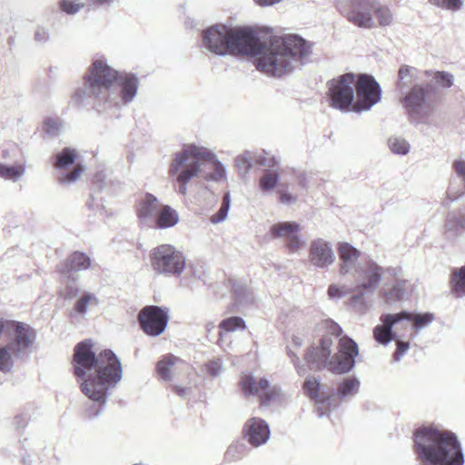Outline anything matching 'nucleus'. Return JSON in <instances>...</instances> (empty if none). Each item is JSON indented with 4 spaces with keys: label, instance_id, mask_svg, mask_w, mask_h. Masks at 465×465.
Segmentation results:
<instances>
[{
    "label": "nucleus",
    "instance_id": "nucleus-1",
    "mask_svg": "<svg viewBox=\"0 0 465 465\" xmlns=\"http://www.w3.org/2000/svg\"><path fill=\"white\" fill-rule=\"evenodd\" d=\"M203 52L218 56H251L257 70L282 77L304 64L312 54V44L298 35L273 36L261 41L248 26L213 25L202 32Z\"/></svg>",
    "mask_w": 465,
    "mask_h": 465
},
{
    "label": "nucleus",
    "instance_id": "nucleus-2",
    "mask_svg": "<svg viewBox=\"0 0 465 465\" xmlns=\"http://www.w3.org/2000/svg\"><path fill=\"white\" fill-rule=\"evenodd\" d=\"M90 339L77 343L74 347V374L81 379L82 392L94 402L85 411L89 419L96 418L108 400V391L122 380V364L111 350H104L98 355L93 350Z\"/></svg>",
    "mask_w": 465,
    "mask_h": 465
},
{
    "label": "nucleus",
    "instance_id": "nucleus-3",
    "mask_svg": "<svg viewBox=\"0 0 465 465\" xmlns=\"http://www.w3.org/2000/svg\"><path fill=\"white\" fill-rule=\"evenodd\" d=\"M138 86L134 74L116 71L105 59L98 58L90 65L72 99L78 105L93 104L98 111L107 110L132 103Z\"/></svg>",
    "mask_w": 465,
    "mask_h": 465
},
{
    "label": "nucleus",
    "instance_id": "nucleus-4",
    "mask_svg": "<svg viewBox=\"0 0 465 465\" xmlns=\"http://www.w3.org/2000/svg\"><path fill=\"white\" fill-rule=\"evenodd\" d=\"M170 176H176L178 193H187V183L194 177L204 181L220 183L226 181L224 164L209 149L189 144L176 153L169 168Z\"/></svg>",
    "mask_w": 465,
    "mask_h": 465
},
{
    "label": "nucleus",
    "instance_id": "nucleus-5",
    "mask_svg": "<svg viewBox=\"0 0 465 465\" xmlns=\"http://www.w3.org/2000/svg\"><path fill=\"white\" fill-rule=\"evenodd\" d=\"M322 328L329 335H324L318 346L310 347L304 356L309 368L313 371L329 370L334 374L349 373L355 366V358L359 353L357 343L351 338L344 336L340 338L337 345V352L332 353L333 338L339 337L342 330L332 320L322 322Z\"/></svg>",
    "mask_w": 465,
    "mask_h": 465
},
{
    "label": "nucleus",
    "instance_id": "nucleus-6",
    "mask_svg": "<svg viewBox=\"0 0 465 465\" xmlns=\"http://www.w3.org/2000/svg\"><path fill=\"white\" fill-rule=\"evenodd\" d=\"M414 452L420 465H463L464 454L455 433L431 427L414 432Z\"/></svg>",
    "mask_w": 465,
    "mask_h": 465
},
{
    "label": "nucleus",
    "instance_id": "nucleus-7",
    "mask_svg": "<svg viewBox=\"0 0 465 465\" xmlns=\"http://www.w3.org/2000/svg\"><path fill=\"white\" fill-rule=\"evenodd\" d=\"M6 345L0 349V371L11 370V353L22 358L28 353L31 342L35 339L34 330L27 324L15 321L0 320V339Z\"/></svg>",
    "mask_w": 465,
    "mask_h": 465
},
{
    "label": "nucleus",
    "instance_id": "nucleus-8",
    "mask_svg": "<svg viewBox=\"0 0 465 465\" xmlns=\"http://www.w3.org/2000/svg\"><path fill=\"white\" fill-rule=\"evenodd\" d=\"M433 91L431 84H416L401 94V104L411 121L422 122L430 115L434 109L430 100Z\"/></svg>",
    "mask_w": 465,
    "mask_h": 465
},
{
    "label": "nucleus",
    "instance_id": "nucleus-9",
    "mask_svg": "<svg viewBox=\"0 0 465 465\" xmlns=\"http://www.w3.org/2000/svg\"><path fill=\"white\" fill-rule=\"evenodd\" d=\"M151 264L157 274L180 276L185 268L183 253L172 244H161L150 252Z\"/></svg>",
    "mask_w": 465,
    "mask_h": 465
},
{
    "label": "nucleus",
    "instance_id": "nucleus-10",
    "mask_svg": "<svg viewBox=\"0 0 465 465\" xmlns=\"http://www.w3.org/2000/svg\"><path fill=\"white\" fill-rule=\"evenodd\" d=\"M376 0H337L339 12L351 24L361 28L376 26L373 8Z\"/></svg>",
    "mask_w": 465,
    "mask_h": 465
},
{
    "label": "nucleus",
    "instance_id": "nucleus-11",
    "mask_svg": "<svg viewBox=\"0 0 465 465\" xmlns=\"http://www.w3.org/2000/svg\"><path fill=\"white\" fill-rule=\"evenodd\" d=\"M355 74L347 73L328 82V96L332 108L352 111L354 102Z\"/></svg>",
    "mask_w": 465,
    "mask_h": 465
},
{
    "label": "nucleus",
    "instance_id": "nucleus-12",
    "mask_svg": "<svg viewBox=\"0 0 465 465\" xmlns=\"http://www.w3.org/2000/svg\"><path fill=\"white\" fill-rule=\"evenodd\" d=\"M381 96V88L373 76L359 74L354 83L353 112L361 113L370 110Z\"/></svg>",
    "mask_w": 465,
    "mask_h": 465
},
{
    "label": "nucleus",
    "instance_id": "nucleus-13",
    "mask_svg": "<svg viewBox=\"0 0 465 465\" xmlns=\"http://www.w3.org/2000/svg\"><path fill=\"white\" fill-rule=\"evenodd\" d=\"M240 386L245 397L250 395L259 397L262 407L271 406L280 396L279 388L272 386L265 378L257 381L252 375H244L241 378Z\"/></svg>",
    "mask_w": 465,
    "mask_h": 465
},
{
    "label": "nucleus",
    "instance_id": "nucleus-14",
    "mask_svg": "<svg viewBox=\"0 0 465 465\" xmlns=\"http://www.w3.org/2000/svg\"><path fill=\"white\" fill-rule=\"evenodd\" d=\"M168 320V309L156 305L145 306L138 314L141 329L144 333L153 337H157L165 331Z\"/></svg>",
    "mask_w": 465,
    "mask_h": 465
},
{
    "label": "nucleus",
    "instance_id": "nucleus-15",
    "mask_svg": "<svg viewBox=\"0 0 465 465\" xmlns=\"http://www.w3.org/2000/svg\"><path fill=\"white\" fill-rule=\"evenodd\" d=\"M382 273L381 266L372 259H367L352 275L355 282L354 290L374 292L381 283Z\"/></svg>",
    "mask_w": 465,
    "mask_h": 465
},
{
    "label": "nucleus",
    "instance_id": "nucleus-16",
    "mask_svg": "<svg viewBox=\"0 0 465 465\" xmlns=\"http://www.w3.org/2000/svg\"><path fill=\"white\" fill-rule=\"evenodd\" d=\"M335 253L332 244L322 239L317 238L311 242L309 247V262L318 269H327L335 262Z\"/></svg>",
    "mask_w": 465,
    "mask_h": 465
},
{
    "label": "nucleus",
    "instance_id": "nucleus-17",
    "mask_svg": "<svg viewBox=\"0 0 465 465\" xmlns=\"http://www.w3.org/2000/svg\"><path fill=\"white\" fill-rule=\"evenodd\" d=\"M242 434L250 445L257 448L264 445L269 440L271 430L269 424L263 419L252 417L245 421Z\"/></svg>",
    "mask_w": 465,
    "mask_h": 465
},
{
    "label": "nucleus",
    "instance_id": "nucleus-18",
    "mask_svg": "<svg viewBox=\"0 0 465 465\" xmlns=\"http://www.w3.org/2000/svg\"><path fill=\"white\" fill-rule=\"evenodd\" d=\"M408 315L407 311H401L394 314H382L380 318L381 324L377 325L373 330L375 340L382 345H387L391 341L396 340L393 326L401 322L402 319L406 318Z\"/></svg>",
    "mask_w": 465,
    "mask_h": 465
},
{
    "label": "nucleus",
    "instance_id": "nucleus-19",
    "mask_svg": "<svg viewBox=\"0 0 465 465\" xmlns=\"http://www.w3.org/2000/svg\"><path fill=\"white\" fill-rule=\"evenodd\" d=\"M321 382L316 378H308L303 383L304 392L310 396L316 402V412L319 418L328 414L331 410L337 407V403L334 402L335 399L333 396H328L326 398H321L320 395Z\"/></svg>",
    "mask_w": 465,
    "mask_h": 465
},
{
    "label": "nucleus",
    "instance_id": "nucleus-20",
    "mask_svg": "<svg viewBox=\"0 0 465 465\" xmlns=\"http://www.w3.org/2000/svg\"><path fill=\"white\" fill-rule=\"evenodd\" d=\"M339 257L341 260L340 274L345 276L347 274L355 273L356 270L361 265L358 262L360 252L348 242H342L338 248Z\"/></svg>",
    "mask_w": 465,
    "mask_h": 465
},
{
    "label": "nucleus",
    "instance_id": "nucleus-21",
    "mask_svg": "<svg viewBox=\"0 0 465 465\" xmlns=\"http://www.w3.org/2000/svg\"><path fill=\"white\" fill-rule=\"evenodd\" d=\"M159 200L150 193H146L138 202L136 214L142 223H153L158 213Z\"/></svg>",
    "mask_w": 465,
    "mask_h": 465
},
{
    "label": "nucleus",
    "instance_id": "nucleus-22",
    "mask_svg": "<svg viewBox=\"0 0 465 465\" xmlns=\"http://www.w3.org/2000/svg\"><path fill=\"white\" fill-rule=\"evenodd\" d=\"M452 169L454 170L457 177L462 181L463 189H456L452 185H450L448 188L446 192V196L444 197L441 203L442 206L445 208H450L453 202L459 200L465 194V160H454L452 163Z\"/></svg>",
    "mask_w": 465,
    "mask_h": 465
},
{
    "label": "nucleus",
    "instance_id": "nucleus-23",
    "mask_svg": "<svg viewBox=\"0 0 465 465\" xmlns=\"http://www.w3.org/2000/svg\"><path fill=\"white\" fill-rule=\"evenodd\" d=\"M465 231V213L458 214L449 212L444 223V234L447 238H454Z\"/></svg>",
    "mask_w": 465,
    "mask_h": 465
},
{
    "label": "nucleus",
    "instance_id": "nucleus-24",
    "mask_svg": "<svg viewBox=\"0 0 465 465\" xmlns=\"http://www.w3.org/2000/svg\"><path fill=\"white\" fill-rule=\"evenodd\" d=\"M98 304L99 300L94 293L84 292L75 302V304L70 312V316L72 319L77 317L84 318L89 311V308L97 306Z\"/></svg>",
    "mask_w": 465,
    "mask_h": 465
},
{
    "label": "nucleus",
    "instance_id": "nucleus-25",
    "mask_svg": "<svg viewBox=\"0 0 465 465\" xmlns=\"http://www.w3.org/2000/svg\"><path fill=\"white\" fill-rule=\"evenodd\" d=\"M179 223V214L170 205H162L159 209L153 223L161 229L173 227Z\"/></svg>",
    "mask_w": 465,
    "mask_h": 465
},
{
    "label": "nucleus",
    "instance_id": "nucleus-26",
    "mask_svg": "<svg viewBox=\"0 0 465 465\" xmlns=\"http://www.w3.org/2000/svg\"><path fill=\"white\" fill-rule=\"evenodd\" d=\"M26 161L15 163H0V177L12 182L19 181L25 173Z\"/></svg>",
    "mask_w": 465,
    "mask_h": 465
},
{
    "label": "nucleus",
    "instance_id": "nucleus-27",
    "mask_svg": "<svg viewBox=\"0 0 465 465\" xmlns=\"http://www.w3.org/2000/svg\"><path fill=\"white\" fill-rule=\"evenodd\" d=\"M301 225L295 222H282L272 225L271 234L272 238H284L285 242L291 237L299 233Z\"/></svg>",
    "mask_w": 465,
    "mask_h": 465
},
{
    "label": "nucleus",
    "instance_id": "nucleus-28",
    "mask_svg": "<svg viewBox=\"0 0 465 465\" xmlns=\"http://www.w3.org/2000/svg\"><path fill=\"white\" fill-rule=\"evenodd\" d=\"M360 384L361 382L356 377L345 378L337 385L335 394L332 396H336L341 401L345 400L358 393Z\"/></svg>",
    "mask_w": 465,
    "mask_h": 465
},
{
    "label": "nucleus",
    "instance_id": "nucleus-29",
    "mask_svg": "<svg viewBox=\"0 0 465 465\" xmlns=\"http://www.w3.org/2000/svg\"><path fill=\"white\" fill-rule=\"evenodd\" d=\"M91 263L90 258L84 252H75L69 256L64 266V269H61L63 272H78L86 270Z\"/></svg>",
    "mask_w": 465,
    "mask_h": 465
},
{
    "label": "nucleus",
    "instance_id": "nucleus-30",
    "mask_svg": "<svg viewBox=\"0 0 465 465\" xmlns=\"http://www.w3.org/2000/svg\"><path fill=\"white\" fill-rule=\"evenodd\" d=\"M418 70L410 65H401L398 72L397 88L403 94L412 84L417 77Z\"/></svg>",
    "mask_w": 465,
    "mask_h": 465
},
{
    "label": "nucleus",
    "instance_id": "nucleus-31",
    "mask_svg": "<svg viewBox=\"0 0 465 465\" xmlns=\"http://www.w3.org/2000/svg\"><path fill=\"white\" fill-rule=\"evenodd\" d=\"M451 293L456 298L465 296V264L460 268H454L451 272Z\"/></svg>",
    "mask_w": 465,
    "mask_h": 465
},
{
    "label": "nucleus",
    "instance_id": "nucleus-32",
    "mask_svg": "<svg viewBox=\"0 0 465 465\" xmlns=\"http://www.w3.org/2000/svg\"><path fill=\"white\" fill-rule=\"evenodd\" d=\"M1 157L4 160L3 163H15L21 161H26L22 149L15 143H7L3 146L1 150Z\"/></svg>",
    "mask_w": 465,
    "mask_h": 465
},
{
    "label": "nucleus",
    "instance_id": "nucleus-33",
    "mask_svg": "<svg viewBox=\"0 0 465 465\" xmlns=\"http://www.w3.org/2000/svg\"><path fill=\"white\" fill-rule=\"evenodd\" d=\"M84 171V168L82 165L77 164L71 171H69L68 169L59 171L57 173L56 180L59 184L68 187L77 181L80 174Z\"/></svg>",
    "mask_w": 465,
    "mask_h": 465
},
{
    "label": "nucleus",
    "instance_id": "nucleus-34",
    "mask_svg": "<svg viewBox=\"0 0 465 465\" xmlns=\"http://www.w3.org/2000/svg\"><path fill=\"white\" fill-rule=\"evenodd\" d=\"M76 153L74 150L66 147L55 155L54 167L57 171L68 169L75 163Z\"/></svg>",
    "mask_w": 465,
    "mask_h": 465
},
{
    "label": "nucleus",
    "instance_id": "nucleus-35",
    "mask_svg": "<svg viewBox=\"0 0 465 465\" xmlns=\"http://www.w3.org/2000/svg\"><path fill=\"white\" fill-rule=\"evenodd\" d=\"M373 18H376L380 26H389L393 22V15L390 8L387 5H382L379 0L375 1Z\"/></svg>",
    "mask_w": 465,
    "mask_h": 465
},
{
    "label": "nucleus",
    "instance_id": "nucleus-36",
    "mask_svg": "<svg viewBox=\"0 0 465 465\" xmlns=\"http://www.w3.org/2000/svg\"><path fill=\"white\" fill-rule=\"evenodd\" d=\"M407 313L409 315L402 319V321L411 322L412 328L416 331L429 326L434 320V315L430 312L411 313L407 311Z\"/></svg>",
    "mask_w": 465,
    "mask_h": 465
},
{
    "label": "nucleus",
    "instance_id": "nucleus-37",
    "mask_svg": "<svg viewBox=\"0 0 465 465\" xmlns=\"http://www.w3.org/2000/svg\"><path fill=\"white\" fill-rule=\"evenodd\" d=\"M248 448L244 442L236 440L233 441L227 449L224 459L229 461H237L242 460L247 453Z\"/></svg>",
    "mask_w": 465,
    "mask_h": 465
},
{
    "label": "nucleus",
    "instance_id": "nucleus-38",
    "mask_svg": "<svg viewBox=\"0 0 465 465\" xmlns=\"http://www.w3.org/2000/svg\"><path fill=\"white\" fill-rule=\"evenodd\" d=\"M178 358L169 354L157 362L156 370L161 379L169 381L172 379L170 370L177 362Z\"/></svg>",
    "mask_w": 465,
    "mask_h": 465
},
{
    "label": "nucleus",
    "instance_id": "nucleus-39",
    "mask_svg": "<svg viewBox=\"0 0 465 465\" xmlns=\"http://www.w3.org/2000/svg\"><path fill=\"white\" fill-rule=\"evenodd\" d=\"M232 291L237 306H243L252 302V294L245 284L235 282L232 283Z\"/></svg>",
    "mask_w": 465,
    "mask_h": 465
},
{
    "label": "nucleus",
    "instance_id": "nucleus-40",
    "mask_svg": "<svg viewBox=\"0 0 465 465\" xmlns=\"http://www.w3.org/2000/svg\"><path fill=\"white\" fill-rule=\"evenodd\" d=\"M219 327L221 328V331L219 332V335L222 336L223 331H235L238 330H244L245 329V322L242 317L239 316H232L229 318H226L223 320Z\"/></svg>",
    "mask_w": 465,
    "mask_h": 465
},
{
    "label": "nucleus",
    "instance_id": "nucleus-41",
    "mask_svg": "<svg viewBox=\"0 0 465 465\" xmlns=\"http://www.w3.org/2000/svg\"><path fill=\"white\" fill-rule=\"evenodd\" d=\"M280 181V174L276 171L265 170L260 179V188L262 192H269L276 187Z\"/></svg>",
    "mask_w": 465,
    "mask_h": 465
},
{
    "label": "nucleus",
    "instance_id": "nucleus-42",
    "mask_svg": "<svg viewBox=\"0 0 465 465\" xmlns=\"http://www.w3.org/2000/svg\"><path fill=\"white\" fill-rule=\"evenodd\" d=\"M231 207V195L229 192H226L223 197V203L220 209L210 217L212 223L216 224L223 222L228 216V213Z\"/></svg>",
    "mask_w": 465,
    "mask_h": 465
},
{
    "label": "nucleus",
    "instance_id": "nucleus-43",
    "mask_svg": "<svg viewBox=\"0 0 465 465\" xmlns=\"http://www.w3.org/2000/svg\"><path fill=\"white\" fill-rule=\"evenodd\" d=\"M388 146L392 153L405 155L410 151V143L401 137L393 136L388 139Z\"/></svg>",
    "mask_w": 465,
    "mask_h": 465
},
{
    "label": "nucleus",
    "instance_id": "nucleus-44",
    "mask_svg": "<svg viewBox=\"0 0 465 465\" xmlns=\"http://www.w3.org/2000/svg\"><path fill=\"white\" fill-rule=\"evenodd\" d=\"M429 2L444 10L457 12L463 6V0H429Z\"/></svg>",
    "mask_w": 465,
    "mask_h": 465
},
{
    "label": "nucleus",
    "instance_id": "nucleus-45",
    "mask_svg": "<svg viewBox=\"0 0 465 465\" xmlns=\"http://www.w3.org/2000/svg\"><path fill=\"white\" fill-rule=\"evenodd\" d=\"M84 6V3L75 0H61L59 2L60 10L70 15L77 14Z\"/></svg>",
    "mask_w": 465,
    "mask_h": 465
},
{
    "label": "nucleus",
    "instance_id": "nucleus-46",
    "mask_svg": "<svg viewBox=\"0 0 465 465\" xmlns=\"http://www.w3.org/2000/svg\"><path fill=\"white\" fill-rule=\"evenodd\" d=\"M405 282H400L392 286V288L385 292L384 295L387 300L391 302L401 301L405 295L404 290Z\"/></svg>",
    "mask_w": 465,
    "mask_h": 465
},
{
    "label": "nucleus",
    "instance_id": "nucleus-47",
    "mask_svg": "<svg viewBox=\"0 0 465 465\" xmlns=\"http://www.w3.org/2000/svg\"><path fill=\"white\" fill-rule=\"evenodd\" d=\"M236 166L240 171L248 173L252 168V153L247 151L236 157Z\"/></svg>",
    "mask_w": 465,
    "mask_h": 465
},
{
    "label": "nucleus",
    "instance_id": "nucleus-48",
    "mask_svg": "<svg viewBox=\"0 0 465 465\" xmlns=\"http://www.w3.org/2000/svg\"><path fill=\"white\" fill-rule=\"evenodd\" d=\"M433 81L442 88H449L453 84V75L448 72H436Z\"/></svg>",
    "mask_w": 465,
    "mask_h": 465
},
{
    "label": "nucleus",
    "instance_id": "nucleus-49",
    "mask_svg": "<svg viewBox=\"0 0 465 465\" xmlns=\"http://www.w3.org/2000/svg\"><path fill=\"white\" fill-rule=\"evenodd\" d=\"M61 128L62 123L58 119L48 118L45 122V131L51 137L58 135Z\"/></svg>",
    "mask_w": 465,
    "mask_h": 465
},
{
    "label": "nucleus",
    "instance_id": "nucleus-50",
    "mask_svg": "<svg viewBox=\"0 0 465 465\" xmlns=\"http://www.w3.org/2000/svg\"><path fill=\"white\" fill-rule=\"evenodd\" d=\"M285 245L289 249L290 252L294 253L298 252L305 246V241L299 235V233H296L285 242Z\"/></svg>",
    "mask_w": 465,
    "mask_h": 465
},
{
    "label": "nucleus",
    "instance_id": "nucleus-51",
    "mask_svg": "<svg viewBox=\"0 0 465 465\" xmlns=\"http://www.w3.org/2000/svg\"><path fill=\"white\" fill-rule=\"evenodd\" d=\"M86 205L93 211H101L104 208L103 198L99 196L98 193H90Z\"/></svg>",
    "mask_w": 465,
    "mask_h": 465
},
{
    "label": "nucleus",
    "instance_id": "nucleus-52",
    "mask_svg": "<svg viewBox=\"0 0 465 465\" xmlns=\"http://www.w3.org/2000/svg\"><path fill=\"white\" fill-rule=\"evenodd\" d=\"M352 292L351 288L346 286L339 287L335 284H331L328 288V294L331 298H341Z\"/></svg>",
    "mask_w": 465,
    "mask_h": 465
},
{
    "label": "nucleus",
    "instance_id": "nucleus-53",
    "mask_svg": "<svg viewBox=\"0 0 465 465\" xmlns=\"http://www.w3.org/2000/svg\"><path fill=\"white\" fill-rule=\"evenodd\" d=\"M35 41L40 45H45L50 40V32L46 27L37 26L35 35Z\"/></svg>",
    "mask_w": 465,
    "mask_h": 465
},
{
    "label": "nucleus",
    "instance_id": "nucleus-54",
    "mask_svg": "<svg viewBox=\"0 0 465 465\" xmlns=\"http://www.w3.org/2000/svg\"><path fill=\"white\" fill-rule=\"evenodd\" d=\"M206 371L212 377L219 376L223 371V363L220 359L210 361L206 363Z\"/></svg>",
    "mask_w": 465,
    "mask_h": 465
},
{
    "label": "nucleus",
    "instance_id": "nucleus-55",
    "mask_svg": "<svg viewBox=\"0 0 465 465\" xmlns=\"http://www.w3.org/2000/svg\"><path fill=\"white\" fill-rule=\"evenodd\" d=\"M409 349H410V342L398 341L396 351L392 355V361L393 362L400 361L401 360V358L404 356V354L408 351Z\"/></svg>",
    "mask_w": 465,
    "mask_h": 465
},
{
    "label": "nucleus",
    "instance_id": "nucleus-56",
    "mask_svg": "<svg viewBox=\"0 0 465 465\" xmlns=\"http://www.w3.org/2000/svg\"><path fill=\"white\" fill-rule=\"evenodd\" d=\"M81 292V290L73 283L66 285L63 292V296L65 300H71L78 296Z\"/></svg>",
    "mask_w": 465,
    "mask_h": 465
},
{
    "label": "nucleus",
    "instance_id": "nucleus-57",
    "mask_svg": "<svg viewBox=\"0 0 465 465\" xmlns=\"http://www.w3.org/2000/svg\"><path fill=\"white\" fill-rule=\"evenodd\" d=\"M277 193L280 202L283 204H292L296 202V197L286 190L279 189Z\"/></svg>",
    "mask_w": 465,
    "mask_h": 465
},
{
    "label": "nucleus",
    "instance_id": "nucleus-58",
    "mask_svg": "<svg viewBox=\"0 0 465 465\" xmlns=\"http://www.w3.org/2000/svg\"><path fill=\"white\" fill-rule=\"evenodd\" d=\"M288 355L292 359V361L293 362L295 369L297 371V373L300 376H303L306 373V369L303 365L301 364V361L299 357L291 350L288 351Z\"/></svg>",
    "mask_w": 465,
    "mask_h": 465
},
{
    "label": "nucleus",
    "instance_id": "nucleus-59",
    "mask_svg": "<svg viewBox=\"0 0 465 465\" xmlns=\"http://www.w3.org/2000/svg\"><path fill=\"white\" fill-rule=\"evenodd\" d=\"M352 291H356L358 292L357 294L353 295L351 298V305L352 306H355L356 304L360 303V304H362L363 303V298H364V295L367 293L365 292L363 290H354V287L351 288Z\"/></svg>",
    "mask_w": 465,
    "mask_h": 465
},
{
    "label": "nucleus",
    "instance_id": "nucleus-60",
    "mask_svg": "<svg viewBox=\"0 0 465 465\" xmlns=\"http://www.w3.org/2000/svg\"><path fill=\"white\" fill-rule=\"evenodd\" d=\"M114 0H90L91 4L95 7L110 6Z\"/></svg>",
    "mask_w": 465,
    "mask_h": 465
},
{
    "label": "nucleus",
    "instance_id": "nucleus-61",
    "mask_svg": "<svg viewBox=\"0 0 465 465\" xmlns=\"http://www.w3.org/2000/svg\"><path fill=\"white\" fill-rule=\"evenodd\" d=\"M28 417L27 415H19L17 416L16 418V423H17V428H25L27 423H28Z\"/></svg>",
    "mask_w": 465,
    "mask_h": 465
},
{
    "label": "nucleus",
    "instance_id": "nucleus-62",
    "mask_svg": "<svg viewBox=\"0 0 465 465\" xmlns=\"http://www.w3.org/2000/svg\"><path fill=\"white\" fill-rule=\"evenodd\" d=\"M282 0H254L255 4L259 6H270L273 5Z\"/></svg>",
    "mask_w": 465,
    "mask_h": 465
},
{
    "label": "nucleus",
    "instance_id": "nucleus-63",
    "mask_svg": "<svg viewBox=\"0 0 465 465\" xmlns=\"http://www.w3.org/2000/svg\"><path fill=\"white\" fill-rule=\"evenodd\" d=\"M257 163L260 164V165H267L269 167H273L275 163H277L275 161H274V158L269 160V163H267V160L265 158H261L257 161Z\"/></svg>",
    "mask_w": 465,
    "mask_h": 465
},
{
    "label": "nucleus",
    "instance_id": "nucleus-64",
    "mask_svg": "<svg viewBox=\"0 0 465 465\" xmlns=\"http://www.w3.org/2000/svg\"><path fill=\"white\" fill-rule=\"evenodd\" d=\"M173 391L179 395V396H184L185 393H186V391L187 389L186 388H183V387H180V386H174L173 387Z\"/></svg>",
    "mask_w": 465,
    "mask_h": 465
}]
</instances>
